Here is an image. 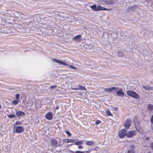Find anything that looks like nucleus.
<instances>
[{"instance_id": "1", "label": "nucleus", "mask_w": 153, "mask_h": 153, "mask_svg": "<svg viewBox=\"0 0 153 153\" xmlns=\"http://www.w3.org/2000/svg\"><path fill=\"white\" fill-rule=\"evenodd\" d=\"M52 61L53 62H54L56 63H59L63 65H68L69 66V67L70 68H71L72 69H77V68H76L74 66H72L71 65H68V64L65 63V62H63V61H62L58 59H56V58L53 59H52Z\"/></svg>"}, {"instance_id": "2", "label": "nucleus", "mask_w": 153, "mask_h": 153, "mask_svg": "<svg viewBox=\"0 0 153 153\" xmlns=\"http://www.w3.org/2000/svg\"><path fill=\"white\" fill-rule=\"evenodd\" d=\"M90 7L91 9H93L94 11H97L98 10H110L109 9L102 7L100 5H98L97 7L96 5L94 4L91 6Z\"/></svg>"}, {"instance_id": "3", "label": "nucleus", "mask_w": 153, "mask_h": 153, "mask_svg": "<svg viewBox=\"0 0 153 153\" xmlns=\"http://www.w3.org/2000/svg\"><path fill=\"white\" fill-rule=\"evenodd\" d=\"M126 93L129 96L135 99H138L139 98V95L134 91L128 90L127 91Z\"/></svg>"}, {"instance_id": "4", "label": "nucleus", "mask_w": 153, "mask_h": 153, "mask_svg": "<svg viewBox=\"0 0 153 153\" xmlns=\"http://www.w3.org/2000/svg\"><path fill=\"white\" fill-rule=\"evenodd\" d=\"M119 137L120 138H123L126 135V131L125 129L121 130L119 132Z\"/></svg>"}, {"instance_id": "5", "label": "nucleus", "mask_w": 153, "mask_h": 153, "mask_svg": "<svg viewBox=\"0 0 153 153\" xmlns=\"http://www.w3.org/2000/svg\"><path fill=\"white\" fill-rule=\"evenodd\" d=\"M136 132L135 131H130L127 133L126 136L130 138L136 135Z\"/></svg>"}, {"instance_id": "6", "label": "nucleus", "mask_w": 153, "mask_h": 153, "mask_svg": "<svg viewBox=\"0 0 153 153\" xmlns=\"http://www.w3.org/2000/svg\"><path fill=\"white\" fill-rule=\"evenodd\" d=\"M24 131V128L23 127L20 126H17L15 129V132L18 133H22Z\"/></svg>"}, {"instance_id": "7", "label": "nucleus", "mask_w": 153, "mask_h": 153, "mask_svg": "<svg viewBox=\"0 0 153 153\" xmlns=\"http://www.w3.org/2000/svg\"><path fill=\"white\" fill-rule=\"evenodd\" d=\"M53 115L51 112H49L46 114L45 117L46 118L49 120H51L53 117Z\"/></svg>"}, {"instance_id": "8", "label": "nucleus", "mask_w": 153, "mask_h": 153, "mask_svg": "<svg viewBox=\"0 0 153 153\" xmlns=\"http://www.w3.org/2000/svg\"><path fill=\"white\" fill-rule=\"evenodd\" d=\"M131 120L130 119H127L125 121L124 126L126 128L128 129L131 125Z\"/></svg>"}, {"instance_id": "9", "label": "nucleus", "mask_w": 153, "mask_h": 153, "mask_svg": "<svg viewBox=\"0 0 153 153\" xmlns=\"http://www.w3.org/2000/svg\"><path fill=\"white\" fill-rule=\"evenodd\" d=\"M15 113L16 116L18 117L24 116L25 115V113L22 111L16 110L15 111Z\"/></svg>"}, {"instance_id": "10", "label": "nucleus", "mask_w": 153, "mask_h": 153, "mask_svg": "<svg viewBox=\"0 0 153 153\" xmlns=\"http://www.w3.org/2000/svg\"><path fill=\"white\" fill-rule=\"evenodd\" d=\"M73 39H74L76 41L80 42L82 40L81 36L80 35H78L73 38Z\"/></svg>"}, {"instance_id": "11", "label": "nucleus", "mask_w": 153, "mask_h": 153, "mask_svg": "<svg viewBox=\"0 0 153 153\" xmlns=\"http://www.w3.org/2000/svg\"><path fill=\"white\" fill-rule=\"evenodd\" d=\"M117 94V96L120 97H123L124 94L123 92V89H121L120 91H117L116 92Z\"/></svg>"}, {"instance_id": "12", "label": "nucleus", "mask_w": 153, "mask_h": 153, "mask_svg": "<svg viewBox=\"0 0 153 153\" xmlns=\"http://www.w3.org/2000/svg\"><path fill=\"white\" fill-rule=\"evenodd\" d=\"M130 147L131 149L127 151V153H135V151L134 149V145H131Z\"/></svg>"}, {"instance_id": "13", "label": "nucleus", "mask_w": 153, "mask_h": 153, "mask_svg": "<svg viewBox=\"0 0 153 153\" xmlns=\"http://www.w3.org/2000/svg\"><path fill=\"white\" fill-rule=\"evenodd\" d=\"M51 144L53 146L56 147L57 146V141L55 139H52L51 141Z\"/></svg>"}, {"instance_id": "14", "label": "nucleus", "mask_w": 153, "mask_h": 153, "mask_svg": "<svg viewBox=\"0 0 153 153\" xmlns=\"http://www.w3.org/2000/svg\"><path fill=\"white\" fill-rule=\"evenodd\" d=\"M116 89V88L114 87H112L111 88H105L104 89L105 91L107 92H111L112 91V90Z\"/></svg>"}, {"instance_id": "15", "label": "nucleus", "mask_w": 153, "mask_h": 153, "mask_svg": "<svg viewBox=\"0 0 153 153\" xmlns=\"http://www.w3.org/2000/svg\"><path fill=\"white\" fill-rule=\"evenodd\" d=\"M63 142L65 143H73L74 142V140L73 139H65L63 140Z\"/></svg>"}, {"instance_id": "16", "label": "nucleus", "mask_w": 153, "mask_h": 153, "mask_svg": "<svg viewBox=\"0 0 153 153\" xmlns=\"http://www.w3.org/2000/svg\"><path fill=\"white\" fill-rule=\"evenodd\" d=\"M105 2L106 4H112L114 3V1L113 0H106Z\"/></svg>"}, {"instance_id": "17", "label": "nucleus", "mask_w": 153, "mask_h": 153, "mask_svg": "<svg viewBox=\"0 0 153 153\" xmlns=\"http://www.w3.org/2000/svg\"><path fill=\"white\" fill-rule=\"evenodd\" d=\"M143 87L145 89L148 90H152V87L149 86H145L143 85Z\"/></svg>"}, {"instance_id": "18", "label": "nucleus", "mask_w": 153, "mask_h": 153, "mask_svg": "<svg viewBox=\"0 0 153 153\" xmlns=\"http://www.w3.org/2000/svg\"><path fill=\"white\" fill-rule=\"evenodd\" d=\"M148 110L150 111L153 110V105L151 104H148L147 106Z\"/></svg>"}, {"instance_id": "19", "label": "nucleus", "mask_w": 153, "mask_h": 153, "mask_svg": "<svg viewBox=\"0 0 153 153\" xmlns=\"http://www.w3.org/2000/svg\"><path fill=\"white\" fill-rule=\"evenodd\" d=\"M77 87H78L79 90H86V89L85 87L80 85H78Z\"/></svg>"}, {"instance_id": "20", "label": "nucleus", "mask_w": 153, "mask_h": 153, "mask_svg": "<svg viewBox=\"0 0 153 153\" xmlns=\"http://www.w3.org/2000/svg\"><path fill=\"white\" fill-rule=\"evenodd\" d=\"M85 144L88 146H91L94 144V143L93 141H88Z\"/></svg>"}, {"instance_id": "21", "label": "nucleus", "mask_w": 153, "mask_h": 153, "mask_svg": "<svg viewBox=\"0 0 153 153\" xmlns=\"http://www.w3.org/2000/svg\"><path fill=\"white\" fill-rule=\"evenodd\" d=\"M42 105V104L41 103V102L39 101L37 102L36 103V106L38 107H41Z\"/></svg>"}, {"instance_id": "22", "label": "nucleus", "mask_w": 153, "mask_h": 153, "mask_svg": "<svg viewBox=\"0 0 153 153\" xmlns=\"http://www.w3.org/2000/svg\"><path fill=\"white\" fill-rule=\"evenodd\" d=\"M83 143V142L82 140H80L79 141L76 142L75 143V144L76 145L79 146V145L82 144Z\"/></svg>"}, {"instance_id": "23", "label": "nucleus", "mask_w": 153, "mask_h": 153, "mask_svg": "<svg viewBox=\"0 0 153 153\" xmlns=\"http://www.w3.org/2000/svg\"><path fill=\"white\" fill-rule=\"evenodd\" d=\"M19 102V100H14L12 101V103L14 105H16L18 104Z\"/></svg>"}, {"instance_id": "24", "label": "nucleus", "mask_w": 153, "mask_h": 153, "mask_svg": "<svg viewBox=\"0 0 153 153\" xmlns=\"http://www.w3.org/2000/svg\"><path fill=\"white\" fill-rule=\"evenodd\" d=\"M7 116L8 117L10 118H14L16 117V116L15 114H10L7 115Z\"/></svg>"}, {"instance_id": "25", "label": "nucleus", "mask_w": 153, "mask_h": 153, "mask_svg": "<svg viewBox=\"0 0 153 153\" xmlns=\"http://www.w3.org/2000/svg\"><path fill=\"white\" fill-rule=\"evenodd\" d=\"M136 119H137V117L136 116H134L133 118V120H134V123L135 125V128H136V129H137H137L136 128Z\"/></svg>"}, {"instance_id": "26", "label": "nucleus", "mask_w": 153, "mask_h": 153, "mask_svg": "<svg viewBox=\"0 0 153 153\" xmlns=\"http://www.w3.org/2000/svg\"><path fill=\"white\" fill-rule=\"evenodd\" d=\"M106 113H107V115L108 116H112V114L110 112V111L109 110H108L106 111Z\"/></svg>"}, {"instance_id": "27", "label": "nucleus", "mask_w": 153, "mask_h": 153, "mask_svg": "<svg viewBox=\"0 0 153 153\" xmlns=\"http://www.w3.org/2000/svg\"><path fill=\"white\" fill-rule=\"evenodd\" d=\"M19 97H20V94H16V98L18 100H19Z\"/></svg>"}, {"instance_id": "28", "label": "nucleus", "mask_w": 153, "mask_h": 153, "mask_svg": "<svg viewBox=\"0 0 153 153\" xmlns=\"http://www.w3.org/2000/svg\"><path fill=\"white\" fill-rule=\"evenodd\" d=\"M101 123V121H100L99 120H97L95 122V123L97 125H98V124L100 123Z\"/></svg>"}, {"instance_id": "29", "label": "nucleus", "mask_w": 153, "mask_h": 153, "mask_svg": "<svg viewBox=\"0 0 153 153\" xmlns=\"http://www.w3.org/2000/svg\"><path fill=\"white\" fill-rule=\"evenodd\" d=\"M150 147L153 150V142L150 143Z\"/></svg>"}, {"instance_id": "30", "label": "nucleus", "mask_w": 153, "mask_h": 153, "mask_svg": "<svg viewBox=\"0 0 153 153\" xmlns=\"http://www.w3.org/2000/svg\"><path fill=\"white\" fill-rule=\"evenodd\" d=\"M66 133L69 136H71V133L69 131H66Z\"/></svg>"}, {"instance_id": "31", "label": "nucleus", "mask_w": 153, "mask_h": 153, "mask_svg": "<svg viewBox=\"0 0 153 153\" xmlns=\"http://www.w3.org/2000/svg\"><path fill=\"white\" fill-rule=\"evenodd\" d=\"M56 87H57V85H55L51 86L50 87V88H51V89H53L55 88H56Z\"/></svg>"}, {"instance_id": "32", "label": "nucleus", "mask_w": 153, "mask_h": 153, "mask_svg": "<svg viewBox=\"0 0 153 153\" xmlns=\"http://www.w3.org/2000/svg\"><path fill=\"white\" fill-rule=\"evenodd\" d=\"M151 122L153 124V115H152L151 118Z\"/></svg>"}, {"instance_id": "33", "label": "nucleus", "mask_w": 153, "mask_h": 153, "mask_svg": "<svg viewBox=\"0 0 153 153\" xmlns=\"http://www.w3.org/2000/svg\"><path fill=\"white\" fill-rule=\"evenodd\" d=\"M75 153H84V152H81L79 151H76Z\"/></svg>"}, {"instance_id": "34", "label": "nucleus", "mask_w": 153, "mask_h": 153, "mask_svg": "<svg viewBox=\"0 0 153 153\" xmlns=\"http://www.w3.org/2000/svg\"><path fill=\"white\" fill-rule=\"evenodd\" d=\"M16 124L17 125H20L21 124V122L19 121H18L16 122Z\"/></svg>"}, {"instance_id": "35", "label": "nucleus", "mask_w": 153, "mask_h": 153, "mask_svg": "<svg viewBox=\"0 0 153 153\" xmlns=\"http://www.w3.org/2000/svg\"><path fill=\"white\" fill-rule=\"evenodd\" d=\"M117 88H116V89L115 90H112V92L113 93H114L115 91H117Z\"/></svg>"}, {"instance_id": "36", "label": "nucleus", "mask_w": 153, "mask_h": 153, "mask_svg": "<svg viewBox=\"0 0 153 153\" xmlns=\"http://www.w3.org/2000/svg\"><path fill=\"white\" fill-rule=\"evenodd\" d=\"M72 89L75 90H79L78 87L77 88H72Z\"/></svg>"}, {"instance_id": "37", "label": "nucleus", "mask_w": 153, "mask_h": 153, "mask_svg": "<svg viewBox=\"0 0 153 153\" xmlns=\"http://www.w3.org/2000/svg\"><path fill=\"white\" fill-rule=\"evenodd\" d=\"M123 53L121 52H118V54L119 56H122Z\"/></svg>"}, {"instance_id": "38", "label": "nucleus", "mask_w": 153, "mask_h": 153, "mask_svg": "<svg viewBox=\"0 0 153 153\" xmlns=\"http://www.w3.org/2000/svg\"><path fill=\"white\" fill-rule=\"evenodd\" d=\"M78 148L79 149H81L82 148V146H79L78 147Z\"/></svg>"}, {"instance_id": "39", "label": "nucleus", "mask_w": 153, "mask_h": 153, "mask_svg": "<svg viewBox=\"0 0 153 153\" xmlns=\"http://www.w3.org/2000/svg\"><path fill=\"white\" fill-rule=\"evenodd\" d=\"M149 137H146L145 138V140H149Z\"/></svg>"}, {"instance_id": "40", "label": "nucleus", "mask_w": 153, "mask_h": 153, "mask_svg": "<svg viewBox=\"0 0 153 153\" xmlns=\"http://www.w3.org/2000/svg\"><path fill=\"white\" fill-rule=\"evenodd\" d=\"M63 144H59L58 145V146L59 147H60L61 146H62Z\"/></svg>"}, {"instance_id": "41", "label": "nucleus", "mask_w": 153, "mask_h": 153, "mask_svg": "<svg viewBox=\"0 0 153 153\" xmlns=\"http://www.w3.org/2000/svg\"><path fill=\"white\" fill-rule=\"evenodd\" d=\"M21 17L22 18V19H23V16H24V15L23 14H21Z\"/></svg>"}, {"instance_id": "42", "label": "nucleus", "mask_w": 153, "mask_h": 153, "mask_svg": "<svg viewBox=\"0 0 153 153\" xmlns=\"http://www.w3.org/2000/svg\"><path fill=\"white\" fill-rule=\"evenodd\" d=\"M1 105H0V109H1Z\"/></svg>"}, {"instance_id": "43", "label": "nucleus", "mask_w": 153, "mask_h": 153, "mask_svg": "<svg viewBox=\"0 0 153 153\" xmlns=\"http://www.w3.org/2000/svg\"><path fill=\"white\" fill-rule=\"evenodd\" d=\"M58 108H56V109H58Z\"/></svg>"}, {"instance_id": "44", "label": "nucleus", "mask_w": 153, "mask_h": 153, "mask_svg": "<svg viewBox=\"0 0 153 153\" xmlns=\"http://www.w3.org/2000/svg\"><path fill=\"white\" fill-rule=\"evenodd\" d=\"M151 153V152H149V153Z\"/></svg>"}]
</instances>
